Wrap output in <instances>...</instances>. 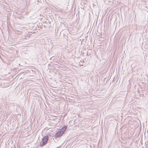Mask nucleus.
I'll use <instances>...</instances> for the list:
<instances>
[{
    "label": "nucleus",
    "instance_id": "obj_1",
    "mask_svg": "<svg viewBox=\"0 0 148 148\" xmlns=\"http://www.w3.org/2000/svg\"><path fill=\"white\" fill-rule=\"evenodd\" d=\"M67 128V126H64L60 131H58L55 134V137L58 138L64 134Z\"/></svg>",
    "mask_w": 148,
    "mask_h": 148
},
{
    "label": "nucleus",
    "instance_id": "obj_2",
    "mask_svg": "<svg viewBox=\"0 0 148 148\" xmlns=\"http://www.w3.org/2000/svg\"><path fill=\"white\" fill-rule=\"evenodd\" d=\"M48 140V136H45V137L42 138L41 142L40 143V146L42 147L45 145L47 143Z\"/></svg>",
    "mask_w": 148,
    "mask_h": 148
}]
</instances>
